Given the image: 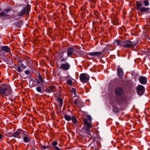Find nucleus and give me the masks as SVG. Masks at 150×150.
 <instances>
[{
    "mask_svg": "<svg viewBox=\"0 0 150 150\" xmlns=\"http://www.w3.org/2000/svg\"><path fill=\"white\" fill-rule=\"evenodd\" d=\"M12 91L10 85L3 83L0 85V94L1 96H8L11 94Z\"/></svg>",
    "mask_w": 150,
    "mask_h": 150,
    "instance_id": "f257e3e1",
    "label": "nucleus"
},
{
    "mask_svg": "<svg viewBox=\"0 0 150 150\" xmlns=\"http://www.w3.org/2000/svg\"><path fill=\"white\" fill-rule=\"evenodd\" d=\"M142 4L139 1L136 2V8L137 10H139L141 12H146L149 10V8L145 7H141Z\"/></svg>",
    "mask_w": 150,
    "mask_h": 150,
    "instance_id": "f03ea898",
    "label": "nucleus"
},
{
    "mask_svg": "<svg viewBox=\"0 0 150 150\" xmlns=\"http://www.w3.org/2000/svg\"><path fill=\"white\" fill-rule=\"evenodd\" d=\"M10 10V9H6L1 12L0 13V18L4 19L9 18L10 16L8 13Z\"/></svg>",
    "mask_w": 150,
    "mask_h": 150,
    "instance_id": "7ed1b4c3",
    "label": "nucleus"
},
{
    "mask_svg": "<svg viewBox=\"0 0 150 150\" xmlns=\"http://www.w3.org/2000/svg\"><path fill=\"white\" fill-rule=\"evenodd\" d=\"M83 121L85 125V127H84V129L87 132H89L90 131V128L92 127L91 123V122H88V120L86 118H83Z\"/></svg>",
    "mask_w": 150,
    "mask_h": 150,
    "instance_id": "20e7f679",
    "label": "nucleus"
},
{
    "mask_svg": "<svg viewBox=\"0 0 150 150\" xmlns=\"http://www.w3.org/2000/svg\"><path fill=\"white\" fill-rule=\"evenodd\" d=\"M89 76L86 74H82L80 76V79L81 81L83 83H86L89 80Z\"/></svg>",
    "mask_w": 150,
    "mask_h": 150,
    "instance_id": "39448f33",
    "label": "nucleus"
},
{
    "mask_svg": "<svg viewBox=\"0 0 150 150\" xmlns=\"http://www.w3.org/2000/svg\"><path fill=\"white\" fill-rule=\"evenodd\" d=\"M24 132V131L22 129H18L13 134L12 136L14 138H18L19 139L21 138V134L22 135Z\"/></svg>",
    "mask_w": 150,
    "mask_h": 150,
    "instance_id": "423d86ee",
    "label": "nucleus"
},
{
    "mask_svg": "<svg viewBox=\"0 0 150 150\" xmlns=\"http://www.w3.org/2000/svg\"><path fill=\"white\" fill-rule=\"evenodd\" d=\"M135 45L130 40H127L123 42V47H131Z\"/></svg>",
    "mask_w": 150,
    "mask_h": 150,
    "instance_id": "0eeeda50",
    "label": "nucleus"
},
{
    "mask_svg": "<svg viewBox=\"0 0 150 150\" xmlns=\"http://www.w3.org/2000/svg\"><path fill=\"white\" fill-rule=\"evenodd\" d=\"M136 89L137 93L139 95H142L144 92L145 88L142 85H138Z\"/></svg>",
    "mask_w": 150,
    "mask_h": 150,
    "instance_id": "6e6552de",
    "label": "nucleus"
},
{
    "mask_svg": "<svg viewBox=\"0 0 150 150\" xmlns=\"http://www.w3.org/2000/svg\"><path fill=\"white\" fill-rule=\"evenodd\" d=\"M23 137V139L24 142L25 143L29 142L30 140V138L28 134L26 131H24L23 134L22 136Z\"/></svg>",
    "mask_w": 150,
    "mask_h": 150,
    "instance_id": "1a4fd4ad",
    "label": "nucleus"
},
{
    "mask_svg": "<svg viewBox=\"0 0 150 150\" xmlns=\"http://www.w3.org/2000/svg\"><path fill=\"white\" fill-rule=\"evenodd\" d=\"M39 79H36V83H37L41 85H45L46 84V83L41 76H39Z\"/></svg>",
    "mask_w": 150,
    "mask_h": 150,
    "instance_id": "9d476101",
    "label": "nucleus"
},
{
    "mask_svg": "<svg viewBox=\"0 0 150 150\" xmlns=\"http://www.w3.org/2000/svg\"><path fill=\"white\" fill-rule=\"evenodd\" d=\"M60 68L62 69L67 70L69 69L70 65L69 63L65 62V63L62 64L61 65Z\"/></svg>",
    "mask_w": 150,
    "mask_h": 150,
    "instance_id": "9b49d317",
    "label": "nucleus"
},
{
    "mask_svg": "<svg viewBox=\"0 0 150 150\" xmlns=\"http://www.w3.org/2000/svg\"><path fill=\"white\" fill-rule=\"evenodd\" d=\"M25 13L28 14V6L25 7L20 12L18 15L19 16L22 17Z\"/></svg>",
    "mask_w": 150,
    "mask_h": 150,
    "instance_id": "f8f14e48",
    "label": "nucleus"
},
{
    "mask_svg": "<svg viewBox=\"0 0 150 150\" xmlns=\"http://www.w3.org/2000/svg\"><path fill=\"white\" fill-rule=\"evenodd\" d=\"M117 71L118 77L120 78H122L124 75L122 69L120 67H119L117 69Z\"/></svg>",
    "mask_w": 150,
    "mask_h": 150,
    "instance_id": "ddd939ff",
    "label": "nucleus"
},
{
    "mask_svg": "<svg viewBox=\"0 0 150 150\" xmlns=\"http://www.w3.org/2000/svg\"><path fill=\"white\" fill-rule=\"evenodd\" d=\"M55 90V86L53 85L47 88L46 90V92L48 93H50L52 92H54Z\"/></svg>",
    "mask_w": 150,
    "mask_h": 150,
    "instance_id": "4468645a",
    "label": "nucleus"
},
{
    "mask_svg": "<svg viewBox=\"0 0 150 150\" xmlns=\"http://www.w3.org/2000/svg\"><path fill=\"white\" fill-rule=\"evenodd\" d=\"M140 83L142 84H145L147 81V79L146 77L143 76H140L139 79Z\"/></svg>",
    "mask_w": 150,
    "mask_h": 150,
    "instance_id": "2eb2a0df",
    "label": "nucleus"
},
{
    "mask_svg": "<svg viewBox=\"0 0 150 150\" xmlns=\"http://www.w3.org/2000/svg\"><path fill=\"white\" fill-rule=\"evenodd\" d=\"M67 52L68 56H70L73 53L74 48L72 47L69 48L67 49Z\"/></svg>",
    "mask_w": 150,
    "mask_h": 150,
    "instance_id": "dca6fc26",
    "label": "nucleus"
},
{
    "mask_svg": "<svg viewBox=\"0 0 150 150\" xmlns=\"http://www.w3.org/2000/svg\"><path fill=\"white\" fill-rule=\"evenodd\" d=\"M101 52H90L89 53V54L91 56L94 57H99L101 55Z\"/></svg>",
    "mask_w": 150,
    "mask_h": 150,
    "instance_id": "f3484780",
    "label": "nucleus"
},
{
    "mask_svg": "<svg viewBox=\"0 0 150 150\" xmlns=\"http://www.w3.org/2000/svg\"><path fill=\"white\" fill-rule=\"evenodd\" d=\"M123 90L120 88L118 87L115 90V93L118 96L121 95L123 93Z\"/></svg>",
    "mask_w": 150,
    "mask_h": 150,
    "instance_id": "a211bd4d",
    "label": "nucleus"
},
{
    "mask_svg": "<svg viewBox=\"0 0 150 150\" xmlns=\"http://www.w3.org/2000/svg\"><path fill=\"white\" fill-rule=\"evenodd\" d=\"M1 51H4L6 52H9L10 51L9 48L8 46H4L1 48Z\"/></svg>",
    "mask_w": 150,
    "mask_h": 150,
    "instance_id": "6ab92c4d",
    "label": "nucleus"
},
{
    "mask_svg": "<svg viewBox=\"0 0 150 150\" xmlns=\"http://www.w3.org/2000/svg\"><path fill=\"white\" fill-rule=\"evenodd\" d=\"M117 45L120 47H123V42L120 41L118 40H116L115 41Z\"/></svg>",
    "mask_w": 150,
    "mask_h": 150,
    "instance_id": "aec40b11",
    "label": "nucleus"
},
{
    "mask_svg": "<svg viewBox=\"0 0 150 150\" xmlns=\"http://www.w3.org/2000/svg\"><path fill=\"white\" fill-rule=\"evenodd\" d=\"M57 100L58 103L59 104V105L60 106L61 108L63 104V100L62 99L59 97H57Z\"/></svg>",
    "mask_w": 150,
    "mask_h": 150,
    "instance_id": "412c9836",
    "label": "nucleus"
},
{
    "mask_svg": "<svg viewBox=\"0 0 150 150\" xmlns=\"http://www.w3.org/2000/svg\"><path fill=\"white\" fill-rule=\"evenodd\" d=\"M72 116L71 117L70 116L66 115L64 116V119L67 121H69L71 120Z\"/></svg>",
    "mask_w": 150,
    "mask_h": 150,
    "instance_id": "4be33fe9",
    "label": "nucleus"
},
{
    "mask_svg": "<svg viewBox=\"0 0 150 150\" xmlns=\"http://www.w3.org/2000/svg\"><path fill=\"white\" fill-rule=\"evenodd\" d=\"M143 3L145 6H149V2L147 0H144L143 1Z\"/></svg>",
    "mask_w": 150,
    "mask_h": 150,
    "instance_id": "5701e85b",
    "label": "nucleus"
},
{
    "mask_svg": "<svg viewBox=\"0 0 150 150\" xmlns=\"http://www.w3.org/2000/svg\"><path fill=\"white\" fill-rule=\"evenodd\" d=\"M71 120H72L74 124H76L77 123V120L74 116H72Z\"/></svg>",
    "mask_w": 150,
    "mask_h": 150,
    "instance_id": "b1692460",
    "label": "nucleus"
},
{
    "mask_svg": "<svg viewBox=\"0 0 150 150\" xmlns=\"http://www.w3.org/2000/svg\"><path fill=\"white\" fill-rule=\"evenodd\" d=\"M36 90L37 91L39 92L42 93V90L41 87L40 86H38L36 88Z\"/></svg>",
    "mask_w": 150,
    "mask_h": 150,
    "instance_id": "393cba45",
    "label": "nucleus"
},
{
    "mask_svg": "<svg viewBox=\"0 0 150 150\" xmlns=\"http://www.w3.org/2000/svg\"><path fill=\"white\" fill-rule=\"evenodd\" d=\"M67 83L69 85L71 86L72 84V81L71 79H69L67 80Z\"/></svg>",
    "mask_w": 150,
    "mask_h": 150,
    "instance_id": "a878e982",
    "label": "nucleus"
},
{
    "mask_svg": "<svg viewBox=\"0 0 150 150\" xmlns=\"http://www.w3.org/2000/svg\"><path fill=\"white\" fill-rule=\"evenodd\" d=\"M67 60V59L64 58L60 57V60L61 62H64Z\"/></svg>",
    "mask_w": 150,
    "mask_h": 150,
    "instance_id": "bb28decb",
    "label": "nucleus"
},
{
    "mask_svg": "<svg viewBox=\"0 0 150 150\" xmlns=\"http://www.w3.org/2000/svg\"><path fill=\"white\" fill-rule=\"evenodd\" d=\"M71 92L74 94L75 96L76 95V90L75 88H72L71 90Z\"/></svg>",
    "mask_w": 150,
    "mask_h": 150,
    "instance_id": "cd10ccee",
    "label": "nucleus"
},
{
    "mask_svg": "<svg viewBox=\"0 0 150 150\" xmlns=\"http://www.w3.org/2000/svg\"><path fill=\"white\" fill-rule=\"evenodd\" d=\"M80 102V100H76L74 101V103L75 104H76L77 105H78V103Z\"/></svg>",
    "mask_w": 150,
    "mask_h": 150,
    "instance_id": "c85d7f7f",
    "label": "nucleus"
},
{
    "mask_svg": "<svg viewBox=\"0 0 150 150\" xmlns=\"http://www.w3.org/2000/svg\"><path fill=\"white\" fill-rule=\"evenodd\" d=\"M16 69L19 72H21V68L20 67H17Z\"/></svg>",
    "mask_w": 150,
    "mask_h": 150,
    "instance_id": "c756f323",
    "label": "nucleus"
},
{
    "mask_svg": "<svg viewBox=\"0 0 150 150\" xmlns=\"http://www.w3.org/2000/svg\"><path fill=\"white\" fill-rule=\"evenodd\" d=\"M57 144V142L56 141H54L52 142V146H55Z\"/></svg>",
    "mask_w": 150,
    "mask_h": 150,
    "instance_id": "7c9ffc66",
    "label": "nucleus"
},
{
    "mask_svg": "<svg viewBox=\"0 0 150 150\" xmlns=\"http://www.w3.org/2000/svg\"><path fill=\"white\" fill-rule=\"evenodd\" d=\"M20 66L24 69H25L26 68V66L24 65L23 63H21L20 64Z\"/></svg>",
    "mask_w": 150,
    "mask_h": 150,
    "instance_id": "2f4dec72",
    "label": "nucleus"
},
{
    "mask_svg": "<svg viewBox=\"0 0 150 150\" xmlns=\"http://www.w3.org/2000/svg\"><path fill=\"white\" fill-rule=\"evenodd\" d=\"M87 117L91 121L92 118L89 115H88L87 116Z\"/></svg>",
    "mask_w": 150,
    "mask_h": 150,
    "instance_id": "473e14b6",
    "label": "nucleus"
},
{
    "mask_svg": "<svg viewBox=\"0 0 150 150\" xmlns=\"http://www.w3.org/2000/svg\"><path fill=\"white\" fill-rule=\"evenodd\" d=\"M25 74H29L30 73V71L28 70H26L25 71Z\"/></svg>",
    "mask_w": 150,
    "mask_h": 150,
    "instance_id": "72a5a7b5",
    "label": "nucleus"
},
{
    "mask_svg": "<svg viewBox=\"0 0 150 150\" xmlns=\"http://www.w3.org/2000/svg\"><path fill=\"white\" fill-rule=\"evenodd\" d=\"M54 148L56 150H60V149L57 146H54Z\"/></svg>",
    "mask_w": 150,
    "mask_h": 150,
    "instance_id": "f704fd0d",
    "label": "nucleus"
},
{
    "mask_svg": "<svg viewBox=\"0 0 150 150\" xmlns=\"http://www.w3.org/2000/svg\"><path fill=\"white\" fill-rule=\"evenodd\" d=\"M42 148L44 149H45L46 148H48V147L47 146H42Z\"/></svg>",
    "mask_w": 150,
    "mask_h": 150,
    "instance_id": "c9c22d12",
    "label": "nucleus"
},
{
    "mask_svg": "<svg viewBox=\"0 0 150 150\" xmlns=\"http://www.w3.org/2000/svg\"><path fill=\"white\" fill-rule=\"evenodd\" d=\"M2 136L1 135V134L0 133V139H1L2 138Z\"/></svg>",
    "mask_w": 150,
    "mask_h": 150,
    "instance_id": "e433bc0d",
    "label": "nucleus"
},
{
    "mask_svg": "<svg viewBox=\"0 0 150 150\" xmlns=\"http://www.w3.org/2000/svg\"><path fill=\"white\" fill-rule=\"evenodd\" d=\"M1 7L0 6V11H1Z\"/></svg>",
    "mask_w": 150,
    "mask_h": 150,
    "instance_id": "4c0bfd02",
    "label": "nucleus"
},
{
    "mask_svg": "<svg viewBox=\"0 0 150 150\" xmlns=\"http://www.w3.org/2000/svg\"><path fill=\"white\" fill-rule=\"evenodd\" d=\"M63 56H61V57H63Z\"/></svg>",
    "mask_w": 150,
    "mask_h": 150,
    "instance_id": "58836bf2",
    "label": "nucleus"
}]
</instances>
